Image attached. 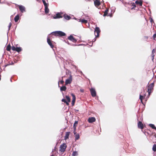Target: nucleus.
<instances>
[{
  "mask_svg": "<svg viewBox=\"0 0 156 156\" xmlns=\"http://www.w3.org/2000/svg\"><path fill=\"white\" fill-rule=\"evenodd\" d=\"M51 34L53 35L61 37L65 36L66 35L65 33L60 31L53 32Z\"/></svg>",
  "mask_w": 156,
  "mask_h": 156,
  "instance_id": "nucleus-1",
  "label": "nucleus"
},
{
  "mask_svg": "<svg viewBox=\"0 0 156 156\" xmlns=\"http://www.w3.org/2000/svg\"><path fill=\"white\" fill-rule=\"evenodd\" d=\"M154 86V83H152L149 84L147 87V91L148 92V95L150 96V94L152 92Z\"/></svg>",
  "mask_w": 156,
  "mask_h": 156,
  "instance_id": "nucleus-2",
  "label": "nucleus"
},
{
  "mask_svg": "<svg viewBox=\"0 0 156 156\" xmlns=\"http://www.w3.org/2000/svg\"><path fill=\"white\" fill-rule=\"evenodd\" d=\"M101 32V30L99 27H96L94 30V34L95 37L98 38L99 37V34Z\"/></svg>",
  "mask_w": 156,
  "mask_h": 156,
  "instance_id": "nucleus-3",
  "label": "nucleus"
},
{
  "mask_svg": "<svg viewBox=\"0 0 156 156\" xmlns=\"http://www.w3.org/2000/svg\"><path fill=\"white\" fill-rule=\"evenodd\" d=\"M67 147L66 144L64 143L61 144L60 147V151L61 152H64L65 151Z\"/></svg>",
  "mask_w": 156,
  "mask_h": 156,
  "instance_id": "nucleus-4",
  "label": "nucleus"
},
{
  "mask_svg": "<svg viewBox=\"0 0 156 156\" xmlns=\"http://www.w3.org/2000/svg\"><path fill=\"white\" fill-rule=\"evenodd\" d=\"M72 75H70L69 78L66 80L65 85H66L68 84H70L72 81Z\"/></svg>",
  "mask_w": 156,
  "mask_h": 156,
  "instance_id": "nucleus-5",
  "label": "nucleus"
},
{
  "mask_svg": "<svg viewBox=\"0 0 156 156\" xmlns=\"http://www.w3.org/2000/svg\"><path fill=\"white\" fill-rule=\"evenodd\" d=\"M90 91L91 93V95L93 97H95L96 96V92L94 88H92L90 89Z\"/></svg>",
  "mask_w": 156,
  "mask_h": 156,
  "instance_id": "nucleus-6",
  "label": "nucleus"
},
{
  "mask_svg": "<svg viewBox=\"0 0 156 156\" xmlns=\"http://www.w3.org/2000/svg\"><path fill=\"white\" fill-rule=\"evenodd\" d=\"M47 41L48 43L50 46L52 48H53L54 47V45L52 43V41L50 40V39L49 37H48L47 38Z\"/></svg>",
  "mask_w": 156,
  "mask_h": 156,
  "instance_id": "nucleus-7",
  "label": "nucleus"
},
{
  "mask_svg": "<svg viewBox=\"0 0 156 156\" xmlns=\"http://www.w3.org/2000/svg\"><path fill=\"white\" fill-rule=\"evenodd\" d=\"M68 39L72 41L73 42L76 43L77 41V40L72 35H70L68 37Z\"/></svg>",
  "mask_w": 156,
  "mask_h": 156,
  "instance_id": "nucleus-8",
  "label": "nucleus"
},
{
  "mask_svg": "<svg viewBox=\"0 0 156 156\" xmlns=\"http://www.w3.org/2000/svg\"><path fill=\"white\" fill-rule=\"evenodd\" d=\"M88 122L90 123H92L96 121V119L94 117L89 118L88 119Z\"/></svg>",
  "mask_w": 156,
  "mask_h": 156,
  "instance_id": "nucleus-9",
  "label": "nucleus"
},
{
  "mask_svg": "<svg viewBox=\"0 0 156 156\" xmlns=\"http://www.w3.org/2000/svg\"><path fill=\"white\" fill-rule=\"evenodd\" d=\"M71 95L72 97V105L73 106L74 105L75 102L76 98L75 95L73 94H71Z\"/></svg>",
  "mask_w": 156,
  "mask_h": 156,
  "instance_id": "nucleus-10",
  "label": "nucleus"
},
{
  "mask_svg": "<svg viewBox=\"0 0 156 156\" xmlns=\"http://www.w3.org/2000/svg\"><path fill=\"white\" fill-rule=\"evenodd\" d=\"M138 127L139 129H143L144 128V125L142 122L141 121H139L137 124Z\"/></svg>",
  "mask_w": 156,
  "mask_h": 156,
  "instance_id": "nucleus-11",
  "label": "nucleus"
},
{
  "mask_svg": "<svg viewBox=\"0 0 156 156\" xmlns=\"http://www.w3.org/2000/svg\"><path fill=\"white\" fill-rule=\"evenodd\" d=\"M109 10H105V11L104 12V14L103 15V16H110V17H112V14H108V12Z\"/></svg>",
  "mask_w": 156,
  "mask_h": 156,
  "instance_id": "nucleus-12",
  "label": "nucleus"
},
{
  "mask_svg": "<svg viewBox=\"0 0 156 156\" xmlns=\"http://www.w3.org/2000/svg\"><path fill=\"white\" fill-rule=\"evenodd\" d=\"M62 17V14L60 13H58L56 14L55 16L54 17V19L61 18Z\"/></svg>",
  "mask_w": 156,
  "mask_h": 156,
  "instance_id": "nucleus-13",
  "label": "nucleus"
},
{
  "mask_svg": "<svg viewBox=\"0 0 156 156\" xmlns=\"http://www.w3.org/2000/svg\"><path fill=\"white\" fill-rule=\"evenodd\" d=\"M155 52H156V50L155 49H153L152 51L151 56L152 57V60L153 62L154 61V56L155 55L154 53H155Z\"/></svg>",
  "mask_w": 156,
  "mask_h": 156,
  "instance_id": "nucleus-14",
  "label": "nucleus"
},
{
  "mask_svg": "<svg viewBox=\"0 0 156 156\" xmlns=\"http://www.w3.org/2000/svg\"><path fill=\"white\" fill-rule=\"evenodd\" d=\"M135 3L137 5H139L140 6H142V1L141 0H136L135 1Z\"/></svg>",
  "mask_w": 156,
  "mask_h": 156,
  "instance_id": "nucleus-15",
  "label": "nucleus"
},
{
  "mask_svg": "<svg viewBox=\"0 0 156 156\" xmlns=\"http://www.w3.org/2000/svg\"><path fill=\"white\" fill-rule=\"evenodd\" d=\"M94 4L96 6H98L101 4L99 0H95L94 1Z\"/></svg>",
  "mask_w": 156,
  "mask_h": 156,
  "instance_id": "nucleus-16",
  "label": "nucleus"
},
{
  "mask_svg": "<svg viewBox=\"0 0 156 156\" xmlns=\"http://www.w3.org/2000/svg\"><path fill=\"white\" fill-rule=\"evenodd\" d=\"M20 18L19 14H17L15 17L14 20L15 22H17L19 20Z\"/></svg>",
  "mask_w": 156,
  "mask_h": 156,
  "instance_id": "nucleus-17",
  "label": "nucleus"
},
{
  "mask_svg": "<svg viewBox=\"0 0 156 156\" xmlns=\"http://www.w3.org/2000/svg\"><path fill=\"white\" fill-rule=\"evenodd\" d=\"M42 2H43L44 6H45L44 10H49L48 9V7L47 6V3L45 1L43 0Z\"/></svg>",
  "mask_w": 156,
  "mask_h": 156,
  "instance_id": "nucleus-18",
  "label": "nucleus"
},
{
  "mask_svg": "<svg viewBox=\"0 0 156 156\" xmlns=\"http://www.w3.org/2000/svg\"><path fill=\"white\" fill-rule=\"evenodd\" d=\"M70 133V132H67L66 133V135L65 136V140H67L69 138V137Z\"/></svg>",
  "mask_w": 156,
  "mask_h": 156,
  "instance_id": "nucleus-19",
  "label": "nucleus"
},
{
  "mask_svg": "<svg viewBox=\"0 0 156 156\" xmlns=\"http://www.w3.org/2000/svg\"><path fill=\"white\" fill-rule=\"evenodd\" d=\"M130 5L132 6L131 8L132 9H134L136 7L135 4L134 2H131L130 3Z\"/></svg>",
  "mask_w": 156,
  "mask_h": 156,
  "instance_id": "nucleus-20",
  "label": "nucleus"
},
{
  "mask_svg": "<svg viewBox=\"0 0 156 156\" xmlns=\"http://www.w3.org/2000/svg\"><path fill=\"white\" fill-rule=\"evenodd\" d=\"M79 20V21L81 22L82 23H86L87 22V20H85L80 19Z\"/></svg>",
  "mask_w": 156,
  "mask_h": 156,
  "instance_id": "nucleus-21",
  "label": "nucleus"
},
{
  "mask_svg": "<svg viewBox=\"0 0 156 156\" xmlns=\"http://www.w3.org/2000/svg\"><path fill=\"white\" fill-rule=\"evenodd\" d=\"M19 9L20 10H25V7L22 5H18Z\"/></svg>",
  "mask_w": 156,
  "mask_h": 156,
  "instance_id": "nucleus-22",
  "label": "nucleus"
},
{
  "mask_svg": "<svg viewBox=\"0 0 156 156\" xmlns=\"http://www.w3.org/2000/svg\"><path fill=\"white\" fill-rule=\"evenodd\" d=\"M66 87L65 86H63L61 87L60 90L61 91H65L66 90Z\"/></svg>",
  "mask_w": 156,
  "mask_h": 156,
  "instance_id": "nucleus-23",
  "label": "nucleus"
},
{
  "mask_svg": "<svg viewBox=\"0 0 156 156\" xmlns=\"http://www.w3.org/2000/svg\"><path fill=\"white\" fill-rule=\"evenodd\" d=\"M64 17L67 20H69L71 18V17L67 15H64Z\"/></svg>",
  "mask_w": 156,
  "mask_h": 156,
  "instance_id": "nucleus-24",
  "label": "nucleus"
},
{
  "mask_svg": "<svg viewBox=\"0 0 156 156\" xmlns=\"http://www.w3.org/2000/svg\"><path fill=\"white\" fill-rule=\"evenodd\" d=\"M78 155V153L77 151H73L72 154V156H77Z\"/></svg>",
  "mask_w": 156,
  "mask_h": 156,
  "instance_id": "nucleus-25",
  "label": "nucleus"
},
{
  "mask_svg": "<svg viewBox=\"0 0 156 156\" xmlns=\"http://www.w3.org/2000/svg\"><path fill=\"white\" fill-rule=\"evenodd\" d=\"M75 140H78L80 138V135L79 134H76V135H75Z\"/></svg>",
  "mask_w": 156,
  "mask_h": 156,
  "instance_id": "nucleus-26",
  "label": "nucleus"
},
{
  "mask_svg": "<svg viewBox=\"0 0 156 156\" xmlns=\"http://www.w3.org/2000/svg\"><path fill=\"white\" fill-rule=\"evenodd\" d=\"M11 47L10 44L8 45L6 47V50L8 51H10Z\"/></svg>",
  "mask_w": 156,
  "mask_h": 156,
  "instance_id": "nucleus-27",
  "label": "nucleus"
},
{
  "mask_svg": "<svg viewBox=\"0 0 156 156\" xmlns=\"http://www.w3.org/2000/svg\"><path fill=\"white\" fill-rule=\"evenodd\" d=\"M22 51L21 48L20 47H16V51L19 52Z\"/></svg>",
  "mask_w": 156,
  "mask_h": 156,
  "instance_id": "nucleus-28",
  "label": "nucleus"
},
{
  "mask_svg": "<svg viewBox=\"0 0 156 156\" xmlns=\"http://www.w3.org/2000/svg\"><path fill=\"white\" fill-rule=\"evenodd\" d=\"M78 122L77 121H75L74 125H73V128L74 129L76 128V126H77L78 124Z\"/></svg>",
  "mask_w": 156,
  "mask_h": 156,
  "instance_id": "nucleus-29",
  "label": "nucleus"
},
{
  "mask_svg": "<svg viewBox=\"0 0 156 156\" xmlns=\"http://www.w3.org/2000/svg\"><path fill=\"white\" fill-rule=\"evenodd\" d=\"M149 126L153 129H154L156 130V127L154 125V124H150L149 125Z\"/></svg>",
  "mask_w": 156,
  "mask_h": 156,
  "instance_id": "nucleus-30",
  "label": "nucleus"
},
{
  "mask_svg": "<svg viewBox=\"0 0 156 156\" xmlns=\"http://www.w3.org/2000/svg\"><path fill=\"white\" fill-rule=\"evenodd\" d=\"M144 97L142 95H140V99L141 102L143 103V100Z\"/></svg>",
  "mask_w": 156,
  "mask_h": 156,
  "instance_id": "nucleus-31",
  "label": "nucleus"
},
{
  "mask_svg": "<svg viewBox=\"0 0 156 156\" xmlns=\"http://www.w3.org/2000/svg\"><path fill=\"white\" fill-rule=\"evenodd\" d=\"M152 150L154 152H155L156 151V144H154L153 147H152Z\"/></svg>",
  "mask_w": 156,
  "mask_h": 156,
  "instance_id": "nucleus-32",
  "label": "nucleus"
},
{
  "mask_svg": "<svg viewBox=\"0 0 156 156\" xmlns=\"http://www.w3.org/2000/svg\"><path fill=\"white\" fill-rule=\"evenodd\" d=\"M66 98L68 102H70V99L69 96H66Z\"/></svg>",
  "mask_w": 156,
  "mask_h": 156,
  "instance_id": "nucleus-33",
  "label": "nucleus"
},
{
  "mask_svg": "<svg viewBox=\"0 0 156 156\" xmlns=\"http://www.w3.org/2000/svg\"><path fill=\"white\" fill-rule=\"evenodd\" d=\"M153 39L154 40L156 41V34H154V35H153Z\"/></svg>",
  "mask_w": 156,
  "mask_h": 156,
  "instance_id": "nucleus-34",
  "label": "nucleus"
},
{
  "mask_svg": "<svg viewBox=\"0 0 156 156\" xmlns=\"http://www.w3.org/2000/svg\"><path fill=\"white\" fill-rule=\"evenodd\" d=\"M16 48H15L14 46H12V50L13 51H16Z\"/></svg>",
  "mask_w": 156,
  "mask_h": 156,
  "instance_id": "nucleus-35",
  "label": "nucleus"
},
{
  "mask_svg": "<svg viewBox=\"0 0 156 156\" xmlns=\"http://www.w3.org/2000/svg\"><path fill=\"white\" fill-rule=\"evenodd\" d=\"M148 38V37L146 36H144V40H147Z\"/></svg>",
  "mask_w": 156,
  "mask_h": 156,
  "instance_id": "nucleus-36",
  "label": "nucleus"
},
{
  "mask_svg": "<svg viewBox=\"0 0 156 156\" xmlns=\"http://www.w3.org/2000/svg\"><path fill=\"white\" fill-rule=\"evenodd\" d=\"M11 26H12V24H11V23H9V30H10V27H11Z\"/></svg>",
  "mask_w": 156,
  "mask_h": 156,
  "instance_id": "nucleus-37",
  "label": "nucleus"
},
{
  "mask_svg": "<svg viewBox=\"0 0 156 156\" xmlns=\"http://www.w3.org/2000/svg\"><path fill=\"white\" fill-rule=\"evenodd\" d=\"M74 131H73V133L74 135L76 134V129H74Z\"/></svg>",
  "mask_w": 156,
  "mask_h": 156,
  "instance_id": "nucleus-38",
  "label": "nucleus"
},
{
  "mask_svg": "<svg viewBox=\"0 0 156 156\" xmlns=\"http://www.w3.org/2000/svg\"><path fill=\"white\" fill-rule=\"evenodd\" d=\"M62 102H64L65 103L67 101H66V100L64 99H62Z\"/></svg>",
  "mask_w": 156,
  "mask_h": 156,
  "instance_id": "nucleus-39",
  "label": "nucleus"
},
{
  "mask_svg": "<svg viewBox=\"0 0 156 156\" xmlns=\"http://www.w3.org/2000/svg\"><path fill=\"white\" fill-rule=\"evenodd\" d=\"M49 10H45V12L46 14H48L49 12Z\"/></svg>",
  "mask_w": 156,
  "mask_h": 156,
  "instance_id": "nucleus-40",
  "label": "nucleus"
},
{
  "mask_svg": "<svg viewBox=\"0 0 156 156\" xmlns=\"http://www.w3.org/2000/svg\"><path fill=\"white\" fill-rule=\"evenodd\" d=\"M69 102H67V101H66V102L65 103L66 104V105H69Z\"/></svg>",
  "mask_w": 156,
  "mask_h": 156,
  "instance_id": "nucleus-41",
  "label": "nucleus"
},
{
  "mask_svg": "<svg viewBox=\"0 0 156 156\" xmlns=\"http://www.w3.org/2000/svg\"><path fill=\"white\" fill-rule=\"evenodd\" d=\"M54 150L55 151H57V148L56 147H55Z\"/></svg>",
  "mask_w": 156,
  "mask_h": 156,
  "instance_id": "nucleus-42",
  "label": "nucleus"
},
{
  "mask_svg": "<svg viewBox=\"0 0 156 156\" xmlns=\"http://www.w3.org/2000/svg\"><path fill=\"white\" fill-rule=\"evenodd\" d=\"M64 82L63 81H62V80L60 82L61 83H62V84Z\"/></svg>",
  "mask_w": 156,
  "mask_h": 156,
  "instance_id": "nucleus-43",
  "label": "nucleus"
},
{
  "mask_svg": "<svg viewBox=\"0 0 156 156\" xmlns=\"http://www.w3.org/2000/svg\"><path fill=\"white\" fill-rule=\"evenodd\" d=\"M80 91L81 92H83V90H82V89H80Z\"/></svg>",
  "mask_w": 156,
  "mask_h": 156,
  "instance_id": "nucleus-44",
  "label": "nucleus"
},
{
  "mask_svg": "<svg viewBox=\"0 0 156 156\" xmlns=\"http://www.w3.org/2000/svg\"><path fill=\"white\" fill-rule=\"evenodd\" d=\"M21 11V12H23V11H25V10H20Z\"/></svg>",
  "mask_w": 156,
  "mask_h": 156,
  "instance_id": "nucleus-45",
  "label": "nucleus"
},
{
  "mask_svg": "<svg viewBox=\"0 0 156 156\" xmlns=\"http://www.w3.org/2000/svg\"><path fill=\"white\" fill-rule=\"evenodd\" d=\"M150 21L151 22H152V21H153V20L152 19H151V20H150Z\"/></svg>",
  "mask_w": 156,
  "mask_h": 156,
  "instance_id": "nucleus-46",
  "label": "nucleus"
},
{
  "mask_svg": "<svg viewBox=\"0 0 156 156\" xmlns=\"http://www.w3.org/2000/svg\"><path fill=\"white\" fill-rule=\"evenodd\" d=\"M10 64L11 65H13V62H12L11 64Z\"/></svg>",
  "mask_w": 156,
  "mask_h": 156,
  "instance_id": "nucleus-47",
  "label": "nucleus"
},
{
  "mask_svg": "<svg viewBox=\"0 0 156 156\" xmlns=\"http://www.w3.org/2000/svg\"><path fill=\"white\" fill-rule=\"evenodd\" d=\"M9 64H7V65H6L5 66V67H6V66H9Z\"/></svg>",
  "mask_w": 156,
  "mask_h": 156,
  "instance_id": "nucleus-48",
  "label": "nucleus"
},
{
  "mask_svg": "<svg viewBox=\"0 0 156 156\" xmlns=\"http://www.w3.org/2000/svg\"><path fill=\"white\" fill-rule=\"evenodd\" d=\"M51 156H54V154H52Z\"/></svg>",
  "mask_w": 156,
  "mask_h": 156,
  "instance_id": "nucleus-49",
  "label": "nucleus"
},
{
  "mask_svg": "<svg viewBox=\"0 0 156 156\" xmlns=\"http://www.w3.org/2000/svg\"><path fill=\"white\" fill-rule=\"evenodd\" d=\"M1 80V76H0V80Z\"/></svg>",
  "mask_w": 156,
  "mask_h": 156,
  "instance_id": "nucleus-50",
  "label": "nucleus"
}]
</instances>
